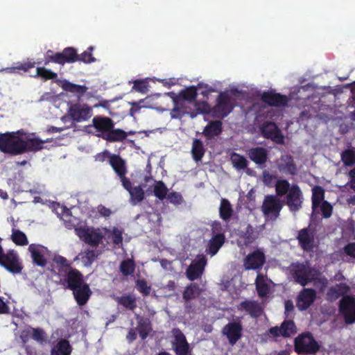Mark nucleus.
Listing matches in <instances>:
<instances>
[{"mask_svg": "<svg viewBox=\"0 0 355 355\" xmlns=\"http://www.w3.org/2000/svg\"><path fill=\"white\" fill-rule=\"evenodd\" d=\"M148 83L144 80L137 79L134 81L133 89L141 93H146L148 92Z\"/></svg>", "mask_w": 355, "mask_h": 355, "instance_id": "0e129e2a", "label": "nucleus"}, {"mask_svg": "<svg viewBox=\"0 0 355 355\" xmlns=\"http://www.w3.org/2000/svg\"><path fill=\"white\" fill-rule=\"evenodd\" d=\"M174 340L172 341L173 349L176 355H191V349L186 336L178 328L172 330Z\"/></svg>", "mask_w": 355, "mask_h": 355, "instance_id": "1a4fd4ad", "label": "nucleus"}, {"mask_svg": "<svg viewBox=\"0 0 355 355\" xmlns=\"http://www.w3.org/2000/svg\"><path fill=\"white\" fill-rule=\"evenodd\" d=\"M137 331L140 338L145 340L152 331V324L148 318H141L138 321Z\"/></svg>", "mask_w": 355, "mask_h": 355, "instance_id": "c9c22d12", "label": "nucleus"}, {"mask_svg": "<svg viewBox=\"0 0 355 355\" xmlns=\"http://www.w3.org/2000/svg\"><path fill=\"white\" fill-rule=\"evenodd\" d=\"M256 239L254 228L251 225H248L245 230L241 231L238 234L237 245L243 248L251 245Z\"/></svg>", "mask_w": 355, "mask_h": 355, "instance_id": "393cba45", "label": "nucleus"}, {"mask_svg": "<svg viewBox=\"0 0 355 355\" xmlns=\"http://www.w3.org/2000/svg\"><path fill=\"white\" fill-rule=\"evenodd\" d=\"M88 128L95 130L94 135L109 142H121L126 139L128 135L134 132H126L120 128H114V121L107 116L97 115L92 119V124Z\"/></svg>", "mask_w": 355, "mask_h": 355, "instance_id": "f257e3e1", "label": "nucleus"}, {"mask_svg": "<svg viewBox=\"0 0 355 355\" xmlns=\"http://www.w3.org/2000/svg\"><path fill=\"white\" fill-rule=\"evenodd\" d=\"M239 309H243L248 312L252 318H258L262 313V308L260 304L254 300H244L241 302Z\"/></svg>", "mask_w": 355, "mask_h": 355, "instance_id": "a878e982", "label": "nucleus"}, {"mask_svg": "<svg viewBox=\"0 0 355 355\" xmlns=\"http://www.w3.org/2000/svg\"><path fill=\"white\" fill-rule=\"evenodd\" d=\"M135 283L137 291L144 296H148L150 295L151 287L148 285L146 279H137Z\"/></svg>", "mask_w": 355, "mask_h": 355, "instance_id": "13d9d810", "label": "nucleus"}, {"mask_svg": "<svg viewBox=\"0 0 355 355\" xmlns=\"http://www.w3.org/2000/svg\"><path fill=\"white\" fill-rule=\"evenodd\" d=\"M94 50L93 46H89L86 51H85L80 55H78V61H82L85 63L94 62L96 59L92 55V51Z\"/></svg>", "mask_w": 355, "mask_h": 355, "instance_id": "bf43d9fd", "label": "nucleus"}, {"mask_svg": "<svg viewBox=\"0 0 355 355\" xmlns=\"http://www.w3.org/2000/svg\"><path fill=\"white\" fill-rule=\"evenodd\" d=\"M28 250L31 252L33 262L41 267H44L46 265V259L44 257L45 254L48 250L46 248L37 244H31L28 247Z\"/></svg>", "mask_w": 355, "mask_h": 355, "instance_id": "5701e85b", "label": "nucleus"}, {"mask_svg": "<svg viewBox=\"0 0 355 355\" xmlns=\"http://www.w3.org/2000/svg\"><path fill=\"white\" fill-rule=\"evenodd\" d=\"M153 193L155 197L163 200L168 195V189L162 181H157L154 186Z\"/></svg>", "mask_w": 355, "mask_h": 355, "instance_id": "3c124183", "label": "nucleus"}, {"mask_svg": "<svg viewBox=\"0 0 355 355\" xmlns=\"http://www.w3.org/2000/svg\"><path fill=\"white\" fill-rule=\"evenodd\" d=\"M296 239L298 245L304 252H313L316 247L315 232L309 227H304L297 232Z\"/></svg>", "mask_w": 355, "mask_h": 355, "instance_id": "6e6552de", "label": "nucleus"}, {"mask_svg": "<svg viewBox=\"0 0 355 355\" xmlns=\"http://www.w3.org/2000/svg\"><path fill=\"white\" fill-rule=\"evenodd\" d=\"M225 241V234L213 235L208 243L207 252L211 256L215 255Z\"/></svg>", "mask_w": 355, "mask_h": 355, "instance_id": "7c9ffc66", "label": "nucleus"}, {"mask_svg": "<svg viewBox=\"0 0 355 355\" xmlns=\"http://www.w3.org/2000/svg\"><path fill=\"white\" fill-rule=\"evenodd\" d=\"M0 265L14 275L20 274L24 268L17 252L9 250L7 253H4L1 245H0Z\"/></svg>", "mask_w": 355, "mask_h": 355, "instance_id": "39448f33", "label": "nucleus"}, {"mask_svg": "<svg viewBox=\"0 0 355 355\" xmlns=\"http://www.w3.org/2000/svg\"><path fill=\"white\" fill-rule=\"evenodd\" d=\"M12 240L17 245H26L28 243L26 234L19 230H13L12 234Z\"/></svg>", "mask_w": 355, "mask_h": 355, "instance_id": "6e6d98bb", "label": "nucleus"}, {"mask_svg": "<svg viewBox=\"0 0 355 355\" xmlns=\"http://www.w3.org/2000/svg\"><path fill=\"white\" fill-rule=\"evenodd\" d=\"M199 288L196 284H191L187 286L183 292V299L188 302L191 300L195 299L199 295Z\"/></svg>", "mask_w": 355, "mask_h": 355, "instance_id": "603ef678", "label": "nucleus"}, {"mask_svg": "<svg viewBox=\"0 0 355 355\" xmlns=\"http://www.w3.org/2000/svg\"><path fill=\"white\" fill-rule=\"evenodd\" d=\"M60 87L64 91L73 94L79 99L88 90V87L85 85H76L66 80L62 82Z\"/></svg>", "mask_w": 355, "mask_h": 355, "instance_id": "bb28decb", "label": "nucleus"}, {"mask_svg": "<svg viewBox=\"0 0 355 355\" xmlns=\"http://www.w3.org/2000/svg\"><path fill=\"white\" fill-rule=\"evenodd\" d=\"M35 62H17L13 67H8L6 71L8 73H19L21 71L24 72L28 71L30 69L35 67Z\"/></svg>", "mask_w": 355, "mask_h": 355, "instance_id": "09e8293b", "label": "nucleus"}, {"mask_svg": "<svg viewBox=\"0 0 355 355\" xmlns=\"http://www.w3.org/2000/svg\"><path fill=\"white\" fill-rule=\"evenodd\" d=\"M247 155L252 162L260 167L264 166L268 159V151L261 146L250 148L247 151Z\"/></svg>", "mask_w": 355, "mask_h": 355, "instance_id": "412c9836", "label": "nucleus"}, {"mask_svg": "<svg viewBox=\"0 0 355 355\" xmlns=\"http://www.w3.org/2000/svg\"><path fill=\"white\" fill-rule=\"evenodd\" d=\"M44 141L38 138H31L27 140L23 139V145L24 146V153L26 152H36L43 148Z\"/></svg>", "mask_w": 355, "mask_h": 355, "instance_id": "f704fd0d", "label": "nucleus"}, {"mask_svg": "<svg viewBox=\"0 0 355 355\" xmlns=\"http://www.w3.org/2000/svg\"><path fill=\"white\" fill-rule=\"evenodd\" d=\"M76 232L80 239L93 247L98 246L103 238L101 232L93 229L79 227Z\"/></svg>", "mask_w": 355, "mask_h": 355, "instance_id": "a211bd4d", "label": "nucleus"}, {"mask_svg": "<svg viewBox=\"0 0 355 355\" xmlns=\"http://www.w3.org/2000/svg\"><path fill=\"white\" fill-rule=\"evenodd\" d=\"M233 214V209L230 201L226 198H222L219 207L220 217L225 221L229 220Z\"/></svg>", "mask_w": 355, "mask_h": 355, "instance_id": "58836bf2", "label": "nucleus"}, {"mask_svg": "<svg viewBox=\"0 0 355 355\" xmlns=\"http://www.w3.org/2000/svg\"><path fill=\"white\" fill-rule=\"evenodd\" d=\"M72 352V347L69 340L61 338L52 348L51 355H70Z\"/></svg>", "mask_w": 355, "mask_h": 355, "instance_id": "2f4dec72", "label": "nucleus"}, {"mask_svg": "<svg viewBox=\"0 0 355 355\" xmlns=\"http://www.w3.org/2000/svg\"><path fill=\"white\" fill-rule=\"evenodd\" d=\"M166 198L169 201V202L175 205H181L183 201L182 195L175 191L169 193Z\"/></svg>", "mask_w": 355, "mask_h": 355, "instance_id": "680f3d73", "label": "nucleus"}, {"mask_svg": "<svg viewBox=\"0 0 355 355\" xmlns=\"http://www.w3.org/2000/svg\"><path fill=\"white\" fill-rule=\"evenodd\" d=\"M256 290L258 295L261 297H266L269 291L270 287L266 282V279L263 274L258 273L255 279Z\"/></svg>", "mask_w": 355, "mask_h": 355, "instance_id": "72a5a7b5", "label": "nucleus"}, {"mask_svg": "<svg viewBox=\"0 0 355 355\" xmlns=\"http://www.w3.org/2000/svg\"><path fill=\"white\" fill-rule=\"evenodd\" d=\"M207 265V259L205 256L199 257L193 261L187 268L186 275L190 281H194L201 277Z\"/></svg>", "mask_w": 355, "mask_h": 355, "instance_id": "6ab92c4d", "label": "nucleus"}, {"mask_svg": "<svg viewBox=\"0 0 355 355\" xmlns=\"http://www.w3.org/2000/svg\"><path fill=\"white\" fill-rule=\"evenodd\" d=\"M277 167L279 172L286 175H295L297 173V166L289 155H282L277 162Z\"/></svg>", "mask_w": 355, "mask_h": 355, "instance_id": "4be33fe9", "label": "nucleus"}, {"mask_svg": "<svg viewBox=\"0 0 355 355\" xmlns=\"http://www.w3.org/2000/svg\"><path fill=\"white\" fill-rule=\"evenodd\" d=\"M53 261L55 263L60 267L65 268L66 270L68 271L71 267V262H69L65 257L60 255H55Z\"/></svg>", "mask_w": 355, "mask_h": 355, "instance_id": "052dcab7", "label": "nucleus"}, {"mask_svg": "<svg viewBox=\"0 0 355 355\" xmlns=\"http://www.w3.org/2000/svg\"><path fill=\"white\" fill-rule=\"evenodd\" d=\"M319 207H320L322 215L324 218H328L331 216L333 207L329 202L327 200L323 201Z\"/></svg>", "mask_w": 355, "mask_h": 355, "instance_id": "e2e57ef3", "label": "nucleus"}, {"mask_svg": "<svg viewBox=\"0 0 355 355\" xmlns=\"http://www.w3.org/2000/svg\"><path fill=\"white\" fill-rule=\"evenodd\" d=\"M17 132H6L0 135V151L11 155L24 153L23 139Z\"/></svg>", "mask_w": 355, "mask_h": 355, "instance_id": "f03ea898", "label": "nucleus"}, {"mask_svg": "<svg viewBox=\"0 0 355 355\" xmlns=\"http://www.w3.org/2000/svg\"><path fill=\"white\" fill-rule=\"evenodd\" d=\"M116 302L130 311L137 308V300L134 295L124 294L116 298Z\"/></svg>", "mask_w": 355, "mask_h": 355, "instance_id": "e433bc0d", "label": "nucleus"}, {"mask_svg": "<svg viewBox=\"0 0 355 355\" xmlns=\"http://www.w3.org/2000/svg\"><path fill=\"white\" fill-rule=\"evenodd\" d=\"M73 297L78 305L82 306L89 301L92 292L88 284L85 283L75 290H72Z\"/></svg>", "mask_w": 355, "mask_h": 355, "instance_id": "b1692460", "label": "nucleus"}, {"mask_svg": "<svg viewBox=\"0 0 355 355\" xmlns=\"http://www.w3.org/2000/svg\"><path fill=\"white\" fill-rule=\"evenodd\" d=\"M341 160L346 166H352L355 164V153L354 150L347 149L341 153Z\"/></svg>", "mask_w": 355, "mask_h": 355, "instance_id": "4d7b16f0", "label": "nucleus"}, {"mask_svg": "<svg viewBox=\"0 0 355 355\" xmlns=\"http://www.w3.org/2000/svg\"><path fill=\"white\" fill-rule=\"evenodd\" d=\"M96 257L97 254L95 250H88L85 252V254L82 257V259L86 265H91Z\"/></svg>", "mask_w": 355, "mask_h": 355, "instance_id": "338daca9", "label": "nucleus"}, {"mask_svg": "<svg viewBox=\"0 0 355 355\" xmlns=\"http://www.w3.org/2000/svg\"><path fill=\"white\" fill-rule=\"evenodd\" d=\"M292 275L295 281L302 286H305L315 279L314 270L303 263L293 266Z\"/></svg>", "mask_w": 355, "mask_h": 355, "instance_id": "0eeeda50", "label": "nucleus"}, {"mask_svg": "<svg viewBox=\"0 0 355 355\" xmlns=\"http://www.w3.org/2000/svg\"><path fill=\"white\" fill-rule=\"evenodd\" d=\"M50 62L63 65V57L61 52L55 53L52 50H48L44 57V64L47 65Z\"/></svg>", "mask_w": 355, "mask_h": 355, "instance_id": "a18cd8bd", "label": "nucleus"}, {"mask_svg": "<svg viewBox=\"0 0 355 355\" xmlns=\"http://www.w3.org/2000/svg\"><path fill=\"white\" fill-rule=\"evenodd\" d=\"M339 309L346 324L355 322V298L353 296H343L339 303Z\"/></svg>", "mask_w": 355, "mask_h": 355, "instance_id": "9d476101", "label": "nucleus"}, {"mask_svg": "<svg viewBox=\"0 0 355 355\" xmlns=\"http://www.w3.org/2000/svg\"><path fill=\"white\" fill-rule=\"evenodd\" d=\"M32 338L40 345H44L46 343L47 335L43 329L32 327Z\"/></svg>", "mask_w": 355, "mask_h": 355, "instance_id": "864d4df0", "label": "nucleus"}, {"mask_svg": "<svg viewBox=\"0 0 355 355\" xmlns=\"http://www.w3.org/2000/svg\"><path fill=\"white\" fill-rule=\"evenodd\" d=\"M260 129L264 138L271 139L279 144L284 143V135L275 123L266 121L261 125Z\"/></svg>", "mask_w": 355, "mask_h": 355, "instance_id": "ddd939ff", "label": "nucleus"}, {"mask_svg": "<svg viewBox=\"0 0 355 355\" xmlns=\"http://www.w3.org/2000/svg\"><path fill=\"white\" fill-rule=\"evenodd\" d=\"M63 57L64 64L65 63H73L78 60V54L73 47H67L61 52Z\"/></svg>", "mask_w": 355, "mask_h": 355, "instance_id": "c03bdc74", "label": "nucleus"}, {"mask_svg": "<svg viewBox=\"0 0 355 355\" xmlns=\"http://www.w3.org/2000/svg\"><path fill=\"white\" fill-rule=\"evenodd\" d=\"M230 160L232 166L237 170L245 169L248 164V162L244 156L235 152L231 153Z\"/></svg>", "mask_w": 355, "mask_h": 355, "instance_id": "ea45409f", "label": "nucleus"}, {"mask_svg": "<svg viewBox=\"0 0 355 355\" xmlns=\"http://www.w3.org/2000/svg\"><path fill=\"white\" fill-rule=\"evenodd\" d=\"M69 114L74 121H85L92 116V109L86 104L74 103L69 107Z\"/></svg>", "mask_w": 355, "mask_h": 355, "instance_id": "4468645a", "label": "nucleus"}, {"mask_svg": "<svg viewBox=\"0 0 355 355\" xmlns=\"http://www.w3.org/2000/svg\"><path fill=\"white\" fill-rule=\"evenodd\" d=\"M119 269L124 276L131 275L135 270V263L132 259H125L121 262Z\"/></svg>", "mask_w": 355, "mask_h": 355, "instance_id": "8fccbe9b", "label": "nucleus"}, {"mask_svg": "<svg viewBox=\"0 0 355 355\" xmlns=\"http://www.w3.org/2000/svg\"><path fill=\"white\" fill-rule=\"evenodd\" d=\"M324 198V189L320 186H315L312 189V208L315 209L319 207L320 204L325 201Z\"/></svg>", "mask_w": 355, "mask_h": 355, "instance_id": "4c0bfd02", "label": "nucleus"}, {"mask_svg": "<svg viewBox=\"0 0 355 355\" xmlns=\"http://www.w3.org/2000/svg\"><path fill=\"white\" fill-rule=\"evenodd\" d=\"M266 257L261 249H257L248 254L243 260V266L245 270H261L266 263Z\"/></svg>", "mask_w": 355, "mask_h": 355, "instance_id": "9b49d317", "label": "nucleus"}, {"mask_svg": "<svg viewBox=\"0 0 355 355\" xmlns=\"http://www.w3.org/2000/svg\"><path fill=\"white\" fill-rule=\"evenodd\" d=\"M205 153L203 142L199 139H194L192 142L191 155L196 162L201 161Z\"/></svg>", "mask_w": 355, "mask_h": 355, "instance_id": "473e14b6", "label": "nucleus"}, {"mask_svg": "<svg viewBox=\"0 0 355 355\" xmlns=\"http://www.w3.org/2000/svg\"><path fill=\"white\" fill-rule=\"evenodd\" d=\"M282 336L288 338L296 334V326L293 320H284L280 326Z\"/></svg>", "mask_w": 355, "mask_h": 355, "instance_id": "49530a36", "label": "nucleus"}, {"mask_svg": "<svg viewBox=\"0 0 355 355\" xmlns=\"http://www.w3.org/2000/svg\"><path fill=\"white\" fill-rule=\"evenodd\" d=\"M130 202L136 205L141 202L145 197L144 191L141 186L134 187L130 191Z\"/></svg>", "mask_w": 355, "mask_h": 355, "instance_id": "79ce46f5", "label": "nucleus"}, {"mask_svg": "<svg viewBox=\"0 0 355 355\" xmlns=\"http://www.w3.org/2000/svg\"><path fill=\"white\" fill-rule=\"evenodd\" d=\"M109 163L118 176H123L127 173L125 161L118 155H112Z\"/></svg>", "mask_w": 355, "mask_h": 355, "instance_id": "c85d7f7f", "label": "nucleus"}, {"mask_svg": "<svg viewBox=\"0 0 355 355\" xmlns=\"http://www.w3.org/2000/svg\"><path fill=\"white\" fill-rule=\"evenodd\" d=\"M316 292L313 288H303L297 297V307L300 311L306 310L315 300Z\"/></svg>", "mask_w": 355, "mask_h": 355, "instance_id": "aec40b11", "label": "nucleus"}, {"mask_svg": "<svg viewBox=\"0 0 355 355\" xmlns=\"http://www.w3.org/2000/svg\"><path fill=\"white\" fill-rule=\"evenodd\" d=\"M223 131V123L219 120L211 121L205 127L202 134L208 139H211L221 134Z\"/></svg>", "mask_w": 355, "mask_h": 355, "instance_id": "cd10ccee", "label": "nucleus"}, {"mask_svg": "<svg viewBox=\"0 0 355 355\" xmlns=\"http://www.w3.org/2000/svg\"><path fill=\"white\" fill-rule=\"evenodd\" d=\"M65 272V277L61 279L63 285L67 284L66 288L72 291L83 285L85 282L83 274L76 268H70V270Z\"/></svg>", "mask_w": 355, "mask_h": 355, "instance_id": "dca6fc26", "label": "nucleus"}, {"mask_svg": "<svg viewBox=\"0 0 355 355\" xmlns=\"http://www.w3.org/2000/svg\"><path fill=\"white\" fill-rule=\"evenodd\" d=\"M235 107L234 100L226 92H220L216 104L212 108L214 117L224 119L232 112Z\"/></svg>", "mask_w": 355, "mask_h": 355, "instance_id": "20e7f679", "label": "nucleus"}, {"mask_svg": "<svg viewBox=\"0 0 355 355\" xmlns=\"http://www.w3.org/2000/svg\"><path fill=\"white\" fill-rule=\"evenodd\" d=\"M195 106L196 111H186V114L189 115L191 119L196 117L198 114H208L210 112V106L206 101L196 102Z\"/></svg>", "mask_w": 355, "mask_h": 355, "instance_id": "a19ab883", "label": "nucleus"}, {"mask_svg": "<svg viewBox=\"0 0 355 355\" xmlns=\"http://www.w3.org/2000/svg\"><path fill=\"white\" fill-rule=\"evenodd\" d=\"M286 204L291 211L296 212L302 208L303 194L297 184H293L291 186V190L286 194Z\"/></svg>", "mask_w": 355, "mask_h": 355, "instance_id": "f8f14e48", "label": "nucleus"}, {"mask_svg": "<svg viewBox=\"0 0 355 355\" xmlns=\"http://www.w3.org/2000/svg\"><path fill=\"white\" fill-rule=\"evenodd\" d=\"M294 349L297 354H315L320 346L310 332L303 333L295 338Z\"/></svg>", "mask_w": 355, "mask_h": 355, "instance_id": "7ed1b4c3", "label": "nucleus"}, {"mask_svg": "<svg viewBox=\"0 0 355 355\" xmlns=\"http://www.w3.org/2000/svg\"><path fill=\"white\" fill-rule=\"evenodd\" d=\"M110 238L112 241V243L115 245L119 246L122 243L123 241L122 231L116 227H114L112 231Z\"/></svg>", "mask_w": 355, "mask_h": 355, "instance_id": "69168bd1", "label": "nucleus"}, {"mask_svg": "<svg viewBox=\"0 0 355 355\" xmlns=\"http://www.w3.org/2000/svg\"><path fill=\"white\" fill-rule=\"evenodd\" d=\"M243 326L240 322H231L225 325L222 333L231 345H235L242 337Z\"/></svg>", "mask_w": 355, "mask_h": 355, "instance_id": "f3484780", "label": "nucleus"}, {"mask_svg": "<svg viewBox=\"0 0 355 355\" xmlns=\"http://www.w3.org/2000/svg\"><path fill=\"white\" fill-rule=\"evenodd\" d=\"M19 338L23 345H26L32 338V327L28 326L22 329L20 332Z\"/></svg>", "mask_w": 355, "mask_h": 355, "instance_id": "774afa93", "label": "nucleus"}, {"mask_svg": "<svg viewBox=\"0 0 355 355\" xmlns=\"http://www.w3.org/2000/svg\"><path fill=\"white\" fill-rule=\"evenodd\" d=\"M197 96V88L195 86H190L180 92V96L190 103L196 101Z\"/></svg>", "mask_w": 355, "mask_h": 355, "instance_id": "de8ad7c7", "label": "nucleus"}, {"mask_svg": "<svg viewBox=\"0 0 355 355\" xmlns=\"http://www.w3.org/2000/svg\"><path fill=\"white\" fill-rule=\"evenodd\" d=\"M348 291L349 286L345 284H339L331 286L327 293V300L329 301H335L347 293Z\"/></svg>", "mask_w": 355, "mask_h": 355, "instance_id": "c756f323", "label": "nucleus"}, {"mask_svg": "<svg viewBox=\"0 0 355 355\" xmlns=\"http://www.w3.org/2000/svg\"><path fill=\"white\" fill-rule=\"evenodd\" d=\"M283 205L280 200L275 195H267L265 196L261 211L266 218L276 220L282 209Z\"/></svg>", "mask_w": 355, "mask_h": 355, "instance_id": "423d86ee", "label": "nucleus"}, {"mask_svg": "<svg viewBox=\"0 0 355 355\" xmlns=\"http://www.w3.org/2000/svg\"><path fill=\"white\" fill-rule=\"evenodd\" d=\"M275 187V196L278 198L279 196L281 197L287 194L291 190V186L287 180L282 179L276 182Z\"/></svg>", "mask_w": 355, "mask_h": 355, "instance_id": "37998d69", "label": "nucleus"}, {"mask_svg": "<svg viewBox=\"0 0 355 355\" xmlns=\"http://www.w3.org/2000/svg\"><path fill=\"white\" fill-rule=\"evenodd\" d=\"M261 100L270 106L279 107L286 106L289 98L286 95L276 93L273 90H269L263 92Z\"/></svg>", "mask_w": 355, "mask_h": 355, "instance_id": "2eb2a0df", "label": "nucleus"}, {"mask_svg": "<svg viewBox=\"0 0 355 355\" xmlns=\"http://www.w3.org/2000/svg\"><path fill=\"white\" fill-rule=\"evenodd\" d=\"M34 77H40L44 80H53L58 77L56 73L47 69L45 67H37L36 69V74Z\"/></svg>", "mask_w": 355, "mask_h": 355, "instance_id": "5fc2aeb1", "label": "nucleus"}]
</instances>
